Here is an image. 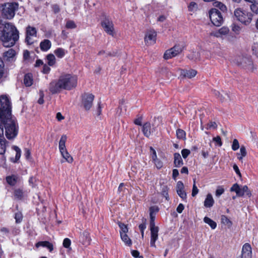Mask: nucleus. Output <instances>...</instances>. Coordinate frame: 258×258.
<instances>
[{"label": "nucleus", "mask_w": 258, "mask_h": 258, "mask_svg": "<svg viewBox=\"0 0 258 258\" xmlns=\"http://www.w3.org/2000/svg\"><path fill=\"white\" fill-rule=\"evenodd\" d=\"M77 76L71 74H61L57 80H53L49 85V90L52 94L60 93L62 90H71L76 87Z\"/></svg>", "instance_id": "f257e3e1"}, {"label": "nucleus", "mask_w": 258, "mask_h": 258, "mask_svg": "<svg viewBox=\"0 0 258 258\" xmlns=\"http://www.w3.org/2000/svg\"><path fill=\"white\" fill-rule=\"evenodd\" d=\"M2 20H0V25ZM19 38V33L16 27L10 23H7L0 27V40L6 47L14 45Z\"/></svg>", "instance_id": "f03ea898"}, {"label": "nucleus", "mask_w": 258, "mask_h": 258, "mask_svg": "<svg viewBox=\"0 0 258 258\" xmlns=\"http://www.w3.org/2000/svg\"><path fill=\"white\" fill-rule=\"evenodd\" d=\"M5 125V135L8 139L15 138L18 132V126L16 121L12 119V116H3L0 118Z\"/></svg>", "instance_id": "7ed1b4c3"}, {"label": "nucleus", "mask_w": 258, "mask_h": 258, "mask_svg": "<svg viewBox=\"0 0 258 258\" xmlns=\"http://www.w3.org/2000/svg\"><path fill=\"white\" fill-rule=\"evenodd\" d=\"M236 20L245 25H249L252 19V15L242 8H238L234 11Z\"/></svg>", "instance_id": "20e7f679"}, {"label": "nucleus", "mask_w": 258, "mask_h": 258, "mask_svg": "<svg viewBox=\"0 0 258 258\" xmlns=\"http://www.w3.org/2000/svg\"><path fill=\"white\" fill-rule=\"evenodd\" d=\"M0 118L3 116H11V103L6 95H3L0 96Z\"/></svg>", "instance_id": "39448f33"}, {"label": "nucleus", "mask_w": 258, "mask_h": 258, "mask_svg": "<svg viewBox=\"0 0 258 258\" xmlns=\"http://www.w3.org/2000/svg\"><path fill=\"white\" fill-rule=\"evenodd\" d=\"M2 15L3 17L8 19L13 18L15 14L16 10L18 8L17 3H7L2 5Z\"/></svg>", "instance_id": "423d86ee"}, {"label": "nucleus", "mask_w": 258, "mask_h": 258, "mask_svg": "<svg viewBox=\"0 0 258 258\" xmlns=\"http://www.w3.org/2000/svg\"><path fill=\"white\" fill-rule=\"evenodd\" d=\"M235 63L241 67L249 71H253L255 69L252 60L246 57L239 56L235 59Z\"/></svg>", "instance_id": "0eeeda50"}, {"label": "nucleus", "mask_w": 258, "mask_h": 258, "mask_svg": "<svg viewBox=\"0 0 258 258\" xmlns=\"http://www.w3.org/2000/svg\"><path fill=\"white\" fill-rule=\"evenodd\" d=\"M209 17L211 22L216 26L222 25L223 19L220 11L217 9H211L209 12Z\"/></svg>", "instance_id": "6e6552de"}, {"label": "nucleus", "mask_w": 258, "mask_h": 258, "mask_svg": "<svg viewBox=\"0 0 258 258\" xmlns=\"http://www.w3.org/2000/svg\"><path fill=\"white\" fill-rule=\"evenodd\" d=\"M183 50L182 45L177 44L167 50L164 54L165 59H169L180 54Z\"/></svg>", "instance_id": "1a4fd4ad"}, {"label": "nucleus", "mask_w": 258, "mask_h": 258, "mask_svg": "<svg viewBox=\"0 0 258 258\" xmlns=\"http://www.w3.org/2000/svg\"><path fill=\"white\" fill-rule=\"evenodd\" d=\"M82 104L86 110L91 108L94 99V96L90 93H85L82 95Z\"/></svg>", "instance_id": "9d476101"}, {"label": "nucleus", "mask_w": 258, "mask_h": 258, "mask_svg": "<svg viewBox=\"0 0 258 258\" xmlns=\"http://www.w3.org/2000/svg\"><path fill=\"white\" fill-rule=\"evenodd\" d=\"M104 31L109 35L114 36L115 34L113 22L108 19H105L101 23Z\"/></svg>", "instance_id": "9b49d317"}, {"label": "nucleus", "mask_w": 258, "mask_h": 258, "mask_svg": "<svg viewBox=\"0 0 258 258\" xmlns=\"http://www.w3.org/2000/svg\"><path fill=\"white\" fill-rule=\"evenodd\" d=\"M37 30L35 27L28 26L26 28V42L28 44L31 45L33 43V37H36Z\"/></svg>", "instance_id": "f8f14e48"}, {"label": "nucleus", "mask_w": 258, "mask_h": 258, "mask_svg": "<svg viewBox=\"0 0 258 258\" xmlns=\"http://www.w3.org/2000/svg\"><path fill=\"white\" fill-rule=\"evenodd\" d=\"M156 32L154 30L148 31L145 36L144 40L146 45H152L156 43Z\"/></svg>", "instance_id": "ddd939ff"}, {"label": "nucleus", "mask_w": 258, "mask_h": 258, "mask_svg": "<svg viewBox=\"0 0 258 258\" xmlns=\"http://www.w3.org/2000/svg\"><path fill=\"white\" fill-rule=\"evenodd\" d=\"M151 231L150 245L156 247L155 242L158 238L159 228L157 226H150Z\"/></svg>", "instance_id": "4468645a"}, {"label": "nucleus", "mask_w": 258, "mask_h": 258, "mask_svg": "<svg viewBox=\"0 0 258 258\" xmlns=\"http://www.w3.org/2000/svg\"><path fill=\"white\" fill-rule=\"evenodd\" d=\"M176 192L178 195L183 200L186 199V193L184 190V185L182 181H178L176 184Z\"/></svg>", "instance_id": "2eb2a0df"}, {"label": "nucleus", "mask_w": 258, "mask_h": 258, "mask_svg": "<svg viewBox=\"0 0 258 258\" xmlns=\"http://www.w3.org/2000/svg\"><path fill=\"white\" fill-rule=\"evenodd\" d=\"M252 255L251 247L249 244L245 243L242 249L241 258H251Z\"/></svg>", "instance_id": "dca6fc26"}, {"label": "nucleus", "mask_w": 258, "mask_h": 258, "mask_svg": "<svg viewBox=\"0 0 258 258\" xmlns=\"http://www.w3.org/2000/svg\"><path fill=\"white\" fill-rule=\"evenodd\" d=\"M150 226H156L155 223V215L159 211V208L157 206H152L150 208Z\"/></svg>", "instance_id": "f3484780"}, {"label": "nucleus", "mask_w": 258, "mask_h": 258, "mask_svg": "<svg viewBox=\"0 0 258 258\" xmlns=\"http://www.w3.org/2000/svg\"><path fill=\"white\" fill-rule=\"evenodd\" d=\"M16 52L13 49H10L4 53L3 56L5 60L9 61H14Z\"/></svg>", "instance_id": "a211bd4d"}, {"label": "nucleus", "mask_w": 258, "mask_h": 258, "mask_svg": "<svg viewBox=\"0 0 258 258\" xmlns=\"http://www.w3.org/2000/svg\"><path fill=\"white\" fill-rule=\"evenodd\" d=\"M154 130V128L151 129V124L149 122H146L143 126L142 131L143 134L147 137L150 136L151 133L153 132Z\"/></svg>", "instance_id": "6ab92c4d"}, {"label": "nucleus", "mask_w": 258, "mask_h": 258, "mask_svg": "<svg viewBox=\"0 0 258 258\" xmlns=\"http://www.w3.org/2000/svg\"><path fill=\"white\" fill-rule=\"evenodd\" d=\"M35 246L37 248L40 246L46 247L50 252H51L53 249V244L47 241H39L36 243Z\"/></svg>", "instance_id": "aec40b11"}, {"label": "nucleus", "mask_w": 258, "mask_h": 258, "mask_svg": "<svg viewBox=\"0 0 258 258\" xmlns=\"http://www.w3.org/2000/svg\"><path fill=\"white\" fill-rule=\"evenodd\" d=\"M229 29L227 27H222L217 32L213 33V35L217 38L221 37L222 35H226L228 34Z\"/></svg>", "instance_id": "412c9836"}, {"label": "nucleus", "mask_w": 258, "mask_h": 258, "mask_svg": "<svg viewBox=\"0 0 258 258\" xmlns=\"http://www.w3.org/2000/svg\"><path fill=\"white\" fill-rule=\"evenodd\" d=\"M51 46V43L48 39H44L40 43V47L41 50L46 51L50 49Z\"/></svg>", "instance_id": "4be33fe9"}, {"label": "nucleus", "mask_w": 258, "mask_h": 258, "mask_svg": "<svg viewBox=\"0 0 258 258\" xmlns=\"http://www.w3.org/2000/svg\"><path fill=\"white\" fill-rule=\"evenodd\" d=\"M214 204V200L212 195L211 194H208L204 201V206L206 208H211L213 206Z\"/></svg>", "instance_id": "5701e85b"}, {"label": "nucleus", "mask_w": 258, "mask_h": 258, "mask_svg": "<svg viewBox=\"0 0 258 258\" xmlns=\"http://www.w3.org/2000/svg\"><path fill=\"white\" fill-rule=\"evenodd\" d=\"M33 79L32 74L28 73L26 74L24 78V83L27 87H30L33 84Z\"/></svg>", "instance_id": "b1692460"}, {"label": "nucleus", "mask_w": 258, "mask_h": 258, "mask_svg": "<svg viewBox=\"0 0 258 258\" xmlns=\"http://www.w3.org/2000/svg\"><path fill=\"white\" fill-rule=\"evenodd\" d=\"M174 164L175 167H179L183 164V162L180 154L175 153L174 154Z\"/></svg>", "instance_id": "393cba45"}, {"label": "nucleus", "mask_w": 258, "mask_h": 258, "mask_svg": "<svg viewBox=\"0 0 258 258\" xmlns=\"http://www.w3.org/2000/svg\"><path fill=\"white\" fill-rule=\"evenodd\" d=\"M59 152L62 157L65 159L66 161L70 163L73 162V158L68 153L67 149L64 150V151H61Z\"/></svg>", "instance_id": "a878e982"}, {"label": "nucleus", "mask_w": 258, "mask_h": 258, "mask_svg": "<svg viewBox=\"0 0 258 258\" xmlns=\"http://www.w3.org/2000/svg\"><path fill=\"white\" fill-rule=\"evenodd\" d=\"M197 74V72L192 69H190L188 70H183L182 72V75L185 77L188 78H192L194 77Z\"/></svg>", "instance_id": "bb28decb"}, {"label": "nucleus", "mask_w": 258, "mask_h": 258, "mask_svg": "<svg viewBox=\"0 0 258 258\" xmlns=\"http://www.w3.org/2000/svg\"><path fill=\"white\" fill-rule=\"evenodd\" d=\"M66 141L67 136L66 135L62 136L59 142V151H64V150L67 149L65 145Z\"/></svg>", "instance_id": "cd10ccee"}, {"label": "nucleus", "mask_w": 258, "mask_h": 258, "mask_svg": "<svg viewBox=\"0 0 258 258\" xmlns=\"http://www.w3.org/2000/svg\"><path fill=\"white\" fill-rule=\"evenodd\" d=\"M204 221L208 224L212 229H215L217 227L216 223L208 217H205L204 218Z\"/></svg>", "instance_id": "c85d7f7f"}, {"label": "nucleus", "mask_w": 258, "mask_h": 258, "mask_svg": "<svg viewBox=\"0 0 258 258\" xmlns=\"http://www.w3.org/2000/svg\"><path fill=\"white\" fill-rule=\"evenodd\" d=\"M47 63L49 66H53L56 62L55 56L53 54H49L46 56Z\"/></svg>", "instance_id": "c756f323"}, {"label": "nucleus", "mask_w": 258, "mask_h": 258, "mask_svg": "<svg viewBox=\"0 0 258 258\" xmlns=\"http://www.w3.org/2000/svg\"><path fill=\"white\" fill-rule=\"evenodd\" d=\"M239 191H241L242 194L240 197L245 195L248 197H250L251 195L250 191L246 185L243 186L241 188L240 187Z\"/></svg>", "instance_id": "7c9ffc66"}, {"label": "nucleus", "mask_w": 258, "mask_h": 258, "mask_svg": "<svg viewBox=\"0 0 258 258\" xmlns=\"http://www.w3.org/2000/svg\"><path fill=\"white\" fill-rule=\"evenodd\" d=\"M120 237L126 245L128 246L132 245V241L126 233H122L120 234Z\"/></svg>", "instance_id": "2f4dec72"}, {"label": "nucleus", "mask_w": 258, "mask_h": 258, "mask_svg": "<svg viewBox=\"0 0 258 258\" xmlns=\"http://www.w3.org/2000/svg\"><path fill=\"white\" fill-rule=\"evenodd\" d=\"M6 180L8 184L13 186L17 183V177L15 175L9 176L7 177Z\"/></svg>", "instance_id": "473e14b6"}, {"label": "nucleus", "mask_w": 258, "mask_h": 258, "mask_svg": "<svg viewBox=\"0 0 258 258\" xmlns=\"http://www.w3.org/2000/svg\"><path fill=\"white\" fill-rule=\"evenodd\" d=\"M24 194L22 190L16 189L14 191V197L16 199L22 200L24 197Z\"/></svg>", "instance_id": "72a5a7b5"}, {"label": "nucleus", "mask_w": 258, "mask_h": 258, "mask_svg": "<svg viewBox=\"0 0 258 258\" xmlns=\"http://www.w3.org/2000/svg\"><path fill=\"white\" fill-rule=\"evenodd\" d=\"M54 53L59 58L63 57L65 54V50L64 49L61 48H58L54 50Z\"/></svg>", "instance_id": "f704fd0d"}, {"label": "nucleus", "mask_w": 258, "mask_h": 258, "mask_svg": "<svg viewBox=\"0 0 258 258\" xmlns=\"http://www.w3.org/2000/svg\"><path fill=\"white\" fill-rule=\"evenodd\" d=\"M187 57L191 60H197L200 58V54L198 52L192 51L188 55Z\"/></svg>", "instance_id": "c9c22d12"}, {"label": "nucleus", "mask_w": 258, "mask_h": 258, "mask_svg": "<svg viewBox=\"0 0 258 258\" xmlns=\"http://www.w3.org/2000/svg\"><path fill=\"white\" fill-rule=\"evenodd\" d=\"M218 98H219V99L222 102H226L230 100L229 95L223 91H222L221 94L218 97Z\"/></svg>", "instance_id": "e433bc0d"}, {"label": "nucleus", "mask_w": 258, "mask_h": 258, "mask_svg": "<svg viewBox=\"0 0 258 258\" xmlns=\"http://www.w3.org/2000/svg\"><path fill=\"white\" fill-rule=\"evenodd\" d=\"M221 223L228 227L232 225L231 221L225 215H222L221 218Z\"/></svg>", "instance_id": "4c0bfd02"}, {"label": "nucleus", "mask_w": 258, "mask_h": 258, "mask_svg": "<svg viewBox=\"0 0 258 258\" xmlns=\"http://www.w3.org/2000/svg\"><path fill=\"white\" fill-rule=\"evenodd\" d=\"M239 190H240V187H239V185L237 183L234 184L230 188L231 191H234L236 193V195L238 196H241V195L242 194H241V191H239Z\"/></svg>", "instance_id": "58836bf2"}, {"label": "nucleus", "mask_w": 258, "mask_h": 258, "mask_svg": "<svg viewBox=\"0 0 258 258\" xmlns=\"http://www.w3.org/2000/svg\"><path fill=\"white\" fill-rule=\"evenodd\" d=\"M176 136L178 139L183 140L185 139L186 134L183 130L178 129L176 131Z\"/></svg>", "instance_id": "ea45409f"}, {"label": "nucleus", "mask_w": 258, "mask_h": 258, "mask_svg": "<svg viewBox=\"0 0 258 258\" xmlns=\"http://www.w3.org/2000/svg\"><path fill=\"white\" fill-rule=\"evenodd\" d=\"M250 9L251 11L254 14H257L258 13V4L256 3V0L253 3H251L250 5Z\"/></svg>", "instance_id": "a19ab883"}, {"label": "nucleus", "mask_w": 258, "mask_h": 258, "mask_svg": "<svg viewBox=\"0 0 258 258\" xmlns=\"http://www.w3.org/2000/svg\"><path fill=\"white\" fill-rule=\"evenodd\" d=\"M231 29H232V31L233 32H234L235 34H239V33L241 30V28L238 24L233 23L231 25Z\"/></svg>", "instance_id": "79ce46f5"}, {"label": "nucleus", "mask_w": 258, "mask_h": 258, "mask_svg": "<svg viewBox=\"0 0 258 258\" xmlns=\"http://www.w3.org/2000/svg\"><path fill=\"white\" fill-rule=\"evenodd\" d=\"M118 226L120 229V235L122 234V233H127L128 232V228L127 226L123 223L119 222Z\"/></svg>", "instance_id": "37998d69"}, {"label": "nucleus", "mask_w": 258, "mask_h": 258, "mask_svg": "<svg viewBox=\"0 0 258 258\" xmlns=\"http://www.w3.org/2000/svg\"><path fill=\"white\" fill-rule=\"evenodd\" d=\"M162 195L165 198L167 201L169 200V197L168 196V188L166 186H164L162 188L161 191Z\"/></svg>", "instance_id": "c03bdc74"}, {"label": "nucleus", "mask_w": 258, "mask_h": 258, "mask_svg": "<svg viewBox=\"0 0 258 258\" xmlns=\"http://www.w3.org/2000/svg\"><path fill=\"white\" fill-rule=\"evenodd\" d=\"M66 27L67 29H75L77 27V25L73 21L68 20L66 23Z\"/></svg>", "instance_id": "a18cd8bd"}, {"label": "nucleus", "mask_w": 258, "mask_h": 258, "mask_svg": "<svg viewBox=\"0 0 258 258\" xmlns=\"http://www.w3.org/2000/svg\"><path fill=\"white\" fill-rule=\"evenodd\" d=\"M214 5L216 7L219 8L222 12H225L227 10L226 6L221 2H216Z\"/></svg>", "instance_id": "49530a36"}, {"label": "nucleus", "mask_w": 258, "mask_h": 258, "mask_svg": "<svg viewBox=\"0 0 258 258\" xmlns=\"http://www.w3.org/2000/svg\"><path fill=\"white\" fill-rule=\"evenodd\" d=\"M5 140H1L0 138V154H3L6 151Z\"/></svg>", "instance_id": "de8ad7c7"}, {"label": "nucleus", "mask_w": 258, "mask_h": 258, "mask_svg": "<svg viewBox=\"0 0 258 258\" xmlns=\"http://www.w3.org/2000/svg\"><path fill=\"white\" fill-rule=\"evenodd\" d=\"M246 151L245 147L241 146L240 149V153H239L240 155V156L238 157V159L241 160L242 158L246 155Z\"/></svg>", "instance_id": "09e8293b"}, {"label": "nucleus", "mask_w": 258, "mask_h": 258, "mask_svg": "<svg viewBox=\"0 0 258 258\" xmlns=\"http://www.w3.org/2000/svg\"><path fill=\"white\" fill-rule=\"evenodd\" d=\"M217 127V125L215 122L210 121L207 124L206 128L207 130L215 129Z\"/></svg>", "instance_id": "8fccbe9b"}, {"label": "nucleus", "mask_w": 258, "mask_h": 258, "mask_svg": "<svg viewBox=\"0 0 258 258\" xmlns=\"http://www.w3.org/2000/svg\"><path fill=\"white\" fill-rule=\"evenodd\" d=\"M71 244V240L68 238H66L64 239L63 241V246L64 247L69 248L70 247V245Z\"/></svg>", "instance_id": "3c124183"}, {"label": "nucleus", "mask_w": 258, "mask_h": 258, "mask_svg": "<svg viewBox=\"0 0 258 258\" xmlns=\"http://www.w3.org/2000/svg\"><path fill=\"white\" fill-rule=\"evenodd\" d=\"M15 219L16 220V223H20L23 219V216L22 213L20 212L16 213L15 214Z\"/></svg>", "instance_id": "603ef678"}, {"label": "nucleus", "mask_w": 258, "mask_h": 258, "mask_svg": "<svg viewBox=\"0 0 258 258\" xmlns=\"http://www.w3.org/2000/svg\"><path fill=\"white\" fill-rule=\"evenodd\" d=\"M253 54L258 57V43H254L252 46Z\"/></svg>", "instance_id": "864d4df0"}, {"label": "nucleus", "mask_w": 258, "mask_h": 258, "mask_svg": "<svg viewBox=\"0 0 258 258\" xmlns=\"http://www.w3.org/2000/svg\"><path fill=\"white\" fill-rule=\"evenodd\" d=\"M239 148V145L238 141L237 139H234L233 141L232 145V149L233 151H236Z\"/></svg>", "instance_id": "5fc2aeb1"}, {"label": "nucleus", "mask_w": 258, "mask_h": 258, "mask_svg": "<svg viewBox=\"0 0 258 258\" xmlns=\"http://www.w3.org/2000/svg\"><path fill=\"white\" fill-rule=\"evenodd\" d=\"M150 150L151 152H152L151 156L153 161L157 159L158 158H157V154H156V152L154 150V149L152 147H150Z\"/></svg>", "instance_id": "6e6d98bb"}, {"label": "nucleus", "mask_w": 258, "mask_h": 258, "mask_svg": "<svg viewBox=\"0 0 258 258\" xmlns=\"http://www.w3.org/2000/svg\"><path fill=\"white\" fill-rule=\"evenodd\" d=\"M13 149L15 150L16 152V159L17 160H19L21 157V150L20 149L17 147V146H14Z\"/></svg>", "instance_id": "4d7b16f0"}, {"label": "nucleus", "mask_w": 258, "mask_h": 258, "mask_svg": "<svg viewBox=\"0 0 258 258\" xmlns=\"http://www.w3.org/2000/svg\"><path fill=\"white\" fill-rule=\"evenodd\" d=\"M199 192V189L196 185L195 180H194V183L192 187V193L191 195L192 197L196 196Z\"/></svg>", "instance_id": "13d9d810"}, {"label": "nucleus", "mask_w": 258, "mask_h": 258, "mask_svg": "<svg viewBox=\"0 0 258 258\" xmlns=\"http://www.w3.org/2000/svg\"><path fill=\"white\" fill-rule=\"evenodd\" d=\"M156 167L158 168V169H160L163 166V163L162 161H161L160 160H159L158 159H156V160H154L153 161Z\"/></svg>", "instance_id": "bf43d9fd"}, {"label": "nucleus", "mask_w": 258, "mask_h": 258, "mask_svg": "<svg viewBox=\"0 0 258 258\" xmlns=\"http://www.w3.org/2000/svg\"><path fill=\"white\" fill-rule=\"evenodd\" d=\"M213 141H214L217 145L219 147L221 146L222 145V142L221 141V139L220 136H217L213 139Z\"/></svg>", "instance_id": "052dcab7"}, {"label": "nucleus", "mask_w": 258, "mask_h": 258, "mask_svg": "<svg viewBox=\"0 0 258 258\" xmlns=\"http://www.w3.org/2000/svg\"><path fill=\"white\" fill-rule=\"evenodd\" d=\"M190 153L189 150L184 149L181 151V154L183 158L185 159Z\"/></svg>", "instance_id": "680f3d73"}, {"label": "nucleus", "mask_w": 258, "mask_h": 258, "mask_svg": "<svg viewBox=\"0 0 258 258\" xmlns=\"http://www.w3.org/2000/svg\"><path fill=\"white\" fill-rule=\"evenodd\" d=\"M89 234L87 232H84L81 236H85L86 237V241L83 243V244H88L90 243V238L88 236Z\"/></svg>", "instance_id": "e2e57ef3"}, {"label": "nucleus", "mask_w": 258, "mask_h": 258, "mask_svg": "<svg viewBox=\"0 0 258 258\" xmlns=\"http://www.w3.org/2000/svg\"><path fill=\"white\" fill-rule=\"evenodd\" d=\"M224 192V189L221 187H219L216 191V196L217 197H220Z\"/></svg>", "instance_id": "0e129e2a"}, {"label": "nucleus", "mask_w": 258, "mask_h": 258, "mask_svg": "<svg viewBox=\"0 0 258 258\" xmlns=\"http://www.w3.org/2000/svg\"><path fill=\"white\" fill-rule=\"evenodd\" d=\"M197 5L195 2H191L189 6L188 9L190 11H194L197 9Z\"/></svg>", "instance_id": "69168bd1"}, {"label": "nucleus", "mask_w": 258, "mask_h": 258, "mask_svg": "<svg viewBox=\"0 0 258 258\" xmlns=\"http://www.w3.org/2000/svg\"><path fill=\"white\" fill-rule=\"evenodd\" d=\"M184 208V205L182 204H179L176 208V211L179 213H181Z\"/></svg>", "instance_id": "338daca9"}, {"label": "nucleus", "mask_w": 258, "mask_h": 258, "mask_svg": "<svg viewBox=\"0 0 258 258\" xmlns=\"http://www.w3.org/2000/svg\"><path fill=\"white\" fill-rule=\"evenodd\" d=\"M50 71V68L49 66H47L46 64H44L43 67V70L42 72L44 74H48Z\"/></svg>", "instance_id": "774afa93"}]
</instances>
